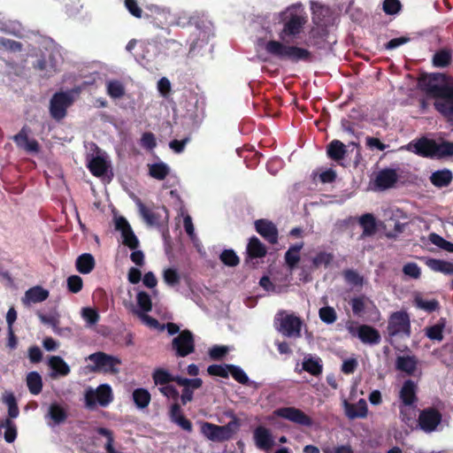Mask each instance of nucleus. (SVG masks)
<instances>
[{
	"label": "nucleus",
	"mask_w": 453,
	"mask_h": 453,
	"mask_svg": "<svg viewBox=\"0 0 453 453\" xmlns=\"http://www.w3.org/2000/svg\"><path fill=\"white\" fill-rule=\"evenodd\" d=\"M447 81L448 76L439 73H431L419 81L420 88L426 95L436 99L434 106L440 114H441V109L447 111L449 108H453V86Z\"/></svg>",
	"instance_id": "obj_1"
},
{
	"label": "nucleus",
	"mask_w": 453,
	"mask_h": 453,
	"mask_svg": "<svg viewBox=\"0 0 453 453\" xmlns=\"http://www.w3.org/2000/svg\"><path fill=\"white\" fill-rule=\"evenodd\" d=\"M280 19L283 27L279 33V38L281 42H288L290 40L297 38L302 33L307 22V16L303 4L297 3L289 5L285 11L281 12Z\"/></svg>",
	"instance_id": "obj_2"
},
{
	"label": "nucleus",
	"mask_w": 453,
	"mask_h": 453,
	"mask_svg": "<svg viewBox=\"0 0 453 453\" xmlns=\"http://www.w3.org/2000/svg\"><path fill=\"white\" fill-rule=\"evenodd\" d=\"M284 42L270 40L265 44V50L280 59L292 63L299 61L311 62L312 54L310 50L295 45H287Z\"/></svg>",
	"instance_id": "obj_3"
},
{
	"label": "nucleus",
	"mask_w": 453,
	"mask_h": 453,
	"mask_svg": "<svg viewBox=\"0 0 453 453\" xmlns=\"http://www.w3.org/2000/svg\"><path fill=\"white\" fill-rule=\"evenodd\" d=\"M232 419L225 426H218L209 422L201 423L202 434L212 441H225L230 440L241 426L239 418L233 413H227Z\"/></svg>",
	"instance_id": "obj_4"
},
{
	"label": "nucleus",
	"mask_w": 453,
	"mask_h": 453,
	"mask_svg": "<svg viewBox=\"0 0 453 453\" xmlns=\"http://www.w3.org/2000/svg\"><path fill=\"white\" fill-rule=\"evenodd\" d=\"M86 360L92 363V365L88 366L89 371L111 374L119 373V366L121 364V360L119 357L101 351L89 355Z\"/></svg>",
	"instance_id": "obj_5"
},
{
	"label": "nucleus",
	"mask_w": 453,
	"mask_h": 453,
	"mask_svg": "<svg viewBox=\"0 0 453 453\" xmlns=\"http://www.w3.org/2000/svg\"><path fill=\"white\" fill-rule=\"evenodd\" d=\"M388 334L390 337H410L411 336V318L407 311H398L390 314L388 318Z\"/></svg>",
	"instance_id": "obj_6"
},
{
	"label": "nucleus",
	"mask_w": 453,
	"mask_h": 453,
	"mask_svg": "<svg viewBox=\"0 0 453 453\" xmlns=\"http://www.w3.org/2000/svg\"><path fill=\"white\" fill-rule=\"evenodd\" d=\"M113 400L111 388L108 384H102L96 388H88L85 393V404L88 409H94L96 405L108 406Z\"/></svg>",
	"instance_id": "obj_7"
},
{
	"label": "nucleus",
	"mask_w": 453,
	"mask_h": 453,
	"mask_svg": "<svg viewBox=\"0 0 453 453\" xmlns=\"http://www.w3.org/2000/svg\"><path fill=\"white\" fill-rule=\"evenodd\" d=\"M276 322H279L278 331L283 335L294 338L301 335L303 323L298 317L280 311L277 314Z\"/></svg>",
	"instance_id": "obj_8"
},
{
	"label": "nucleus",
	"mask_w": 453,
	"mask_h": 453,
	"mask_svg": "<svg viewBox=\"0 0 453 453\" xmlns=\"http://www.w3.org/2000/svg\"><path fill=\"white\" fill-rule=\"evenodd\" d=\"M73 99L67 92H56L50 101V114L55 120L63 119L67 109L73 104Z\"/></svg>",
	"instance_id": "obj_9"
},
{
	"label": "nucleus",
	"mask_w": 453,
	"mask_h": 453,
	"mask_svg": "<svg viewBox=\"0 0 453 453\" xmlns=\"http://www.w3.org/2000/svg\"><path fill=\"white\" fill-rule=\"evenodd\" d=\"M348 332L354 337H357L363 343L377 344L380 342V334L375 328L367 325L349 323L347 325Z\"/></svg>",
	"instance_id": "obj_10"
},
{
	"label": "nucleus",
	"mask_w": 453,
	"mask_h": 453,
	"mask_svg": "<svg viewBox=\"0 0 453 453\" xmlns=\"http://www.w3.org/2000/svg\"><path fill=\"white\" fill-rule=\"evenodd\" d=\"M351 307L355 315L367 314L370 320L380 319V312L374 303L366 296H358L351 300Z\"/></svg>",
	"instance_id": "obj_11"
},
{
	"label": "nucleus",
	"mask_w": 453,
	"mask_h": 453,
	"mask_svg": "<svg viewBox=\"0 0 453 453\" xmlns=\"http://www.w3.org/2000/svg\"><path fill=\"white\" fill-rule=\"evenodd\" d=\"M273 415L303 426H311L312 425L311 418L305 414L302 410L295 407H282L276 409Z\"/></svg>",
	"instance_id": "obj_12"
},
{
	"label": "nucleus",
	"mask_w": 453,
	"mask_h": 453,
	"mask_svg": "<svg viewBox=\"0 0 453 453\" xmlns=\"http://www.w3.org/2000/svg\"><path fill=\"white\" fill-rule=\"evenodd\" d=\"M354 146L357 148V155L360 156V144L356 142H351L349 145H345L339 140H333L326 145V156L331 160L334 161L337 165H344L342 161L344 159L348 153V147Z\"/></svg>",
	"instance_id": "obj_13"
},
{
	"label": "nucleus",
	"mask_w": 453,
	"mask_h": 453,
	"mask_svg": "<svg viewBox=\"0 0 453 453\" xmlns=\"http://www.w3.org/2000/svg\"><path fill=\"white\" fill-rule=\"evenodd\" d=\"M137 206L141 216L150 226L157 225L161 221H166L168 219L167 211L165 207L150 208L144 205L141 200H138Z\"/></svg>",
	"instance_id": "obj_14"
},
{
	"label": "nucleus",
	"mask_w": 453,
	"mask_h": 453,
	"mask_svg": "<svg viewBox=\"0 0 453 453\" xmlns=\"http://www.w3.org/2000/svg\"><path fill=\"white\" fill-rule=\"evenodd\" d=\"M441 421V414L434 408L423 410L418 417V425L426 433L436 430Z\"/></svg>",
	"instance_id": "obj_15"
},
{
	"label": "nucleus",
	"mask_w": 453,
	"mask_h": 453,
	"mask_svg": "<svg viewBox=\"0 0 453 453\" xmlns=\"http://www.w3.org/2000/svg\"><path fill=\"white\" fill-rule=\"evenodd\" d=\"M173 349L179 357H186L194 351V339L189 331H183L173 340Z\"/></svg>",
	"instance_id": "obj_16"
},
{
	"label": "nucleus",
	"mask_w": 453,
	"mask_h": 453,
	"mask_svg": "<svg viewBox=\"0 0 453 453\" xmlns=\"http://www.w3.org/2000/svg\"><path fill=\"white\" fill-rule=\"evenodd\" d=\"M409 150L413 148L412 151L422 157H435V141L426 137H421L413 141L408 145Z\"/></svg>",
	"instance_id": "obj_17"
},
{
	"label": "nucleus",
	"mask_w": 453,
	"mask_h": 453,
	"mask_svg": "<svg viewBox=\"0 0 453 453\" xmlns=\"http://www.w3.org/2000/svg\"><path fill=\"white\" fill-rule=\"evenodd\" d=\"M175 382L183 387L182 394L180 395V401L183 405L191 402L193 399V391L202 387L203 381L199 378L187 379L180 376H177Z\"/></svg>",
	"instance_id": "obj_18"
},
{
	"label": "nucleus",
	"mask_w": 453,
	"mask_h": 453,
	"mask_svg": "<svg viewBox=\"0 0 453 453\" xmlns=\"http://www.w3.org/2000/svg\"><path fill=\"white\" fill-rule=\"evenodd\" d=\"M116 228L121 232L122 242L131 250H135L139 246V241L134 234L130 225L124 218L116 219Z\"/></svg>",
	"instance_id": "obj_19"
},
{
	"label": "nucleus",
	"mask_w": 453,
	"mask_h": 453,
	"mask_svg": "<svg viewBox=\"0 0 453 453\" xmlns=\"http://www.w3.org/2000/svg\"><path fill=\"white\" fill-rule=\"evenodd\" d=\"M337 179L336 170L331 167L321 166L312 171L311 180L315 185H327L335 182Z\"/></svg>",
	"instance_id": "obj_20"
},
{
	"label": "nucleus",
	"mask_w": 453,
	"mask_h": 453,
	"mask_svg": "<svg viewBox=\"0 0 453 453\" xmlns=\"http://www.w3.org/2000/svg\"><path fill=\"white\" fill-rule=\"evenodd\" d=\"M253 439L257 448L262 450H270L274 445V439L271 431L262 426L254 430Z\"/></svg>",
	"instance_id": "obj_21"
},
{
	"label": "nucleus",
	"mask_w": 453,
	"mask_h": 453,
	"mask_svg": "<svg viewBox=\"0 0 453 453\" xmlns=\"http://www.w3.org/2000/svg\"><path fill=\"white\" fill-rule=\"evenodd\" d=\"M87 167L96 177H104L111 169V164L103 156H93L88 162Z\"/></svg>",
	"instance_id": "obj_22"
},
{
	"label": "nucleus",
	"mask_w": 453,
	"mask_h": 453,
	"mask_svg": "<svg viewBox=\"0 0 453 453\" xmlns=\"http://www.w3.org/2000/svg\"><path fill=\"white\" fill-rule=\"evenodd\" d=\"M342 405L345 415L349 419L363 418L367 415V403L365 399H360L357 403H350L347 400H343Z\"/></svg>",
	"instance_id": "obj_23"
},
{
	"label": "nucleus",
	"mask_w": 453,
	"mask_h": 453,
	"mask_svg": "<svg viewBox=\"0 0 453 453\" xmlns=\"http://www.w3.org/2000/svg\"><path fill=\"white\" fill-rule=\"evenodd\" d=\"M257 232L270 243H276L278 240V230L273 223L265 219H259L255 222Z\"/></svg>",
	"instance_id": "obj_24"
},
{
	"label": "nucleus",
	"mask_w": 453,
	"mask_h": 453,
	"mask_svg": "<svg viewBox=\"0 0 453 453\" xmlns=\"http://www.w3.org/2000/svg\"><path fill=\"white\" fill-rule=\"evenodd\" d=\"M48 365L51 370L50 378L56 379L58 376H66L70 373V367L65 360L58 356H51L48 359Z\"/></svg>",
	"instance_id": "obj_25"
},
{
	"label": "nucleus",
	"mask_w": 453,
	"mask_h": 453,
	"mask_svg": "<svg viewBox=\"0 0 453 453\" xmlns=\"http://www.w3.org/2000/svg\"><path fill=\"white\" fill-rule=\"evenodd\" d=\"M49 291L40 286L27 289L22 298V303L28 306L31 303H42L49 297Z\"/></svg>",
	"instance_id": "obj_26"
},
{
	"label": "nucleus",
	"mask_w": 453,
	"mask_h": 453,
	"mask_svg": "<svg viewBox=\"0 0 453 453\" xmlns=\"http://www.w3.org/2000/svg\"><path fill=\"white\" fill-rule=\"evenodd\" d=\"M66 409L62 404L53 403L49 406V410L46 414V418L50 419V421L48 422L50 426L59 425L63 423L66 419Z\"/></svg>",
	"instance_id": "obj_27"
},
{
	"label": "nucleus",
	"mask_w": 453,
	"mask_h": 453,
	"mask_svg": "<svg viewBox=\"0 0 453 453\" xmlns=\"http://www.w3.org/2000/svg\"><path fill=\"white\" fill-rule=\"evenodd\" d=\"M302 370L313 376H319L323 370L322 361L319 357L307 354L303 357Z\"/></svg>",
	"instance_id": "obj_28"
},
{
	"label": "nucleus",
	"mask_w": 453,
	"mask_h": 453,
	"mask_svg": "<svg viewBox=\"0 0 453 453\" xmlns=\"http://www.w3.org/2000/svg\"><path fill=\"white\" fill-rule=\"evenodd\" d=\"M453 60V51L449 48L438 50L433 56L432 64L437 68H445L451 65Z\"/></svg>",
	"instance_id": "obj_29"
},
{
	"label": "nucleus",
	"mask_w": 453,
	"mask_h": 453,
	"mask_svg": "<svg viewBox=\"0 0 453 453\" xmlns=\"http://www.w3.org/2000/svg\"><path fill=\"white\" fill-rule=\"evenodd\" d=\"M413 304L416 308L426 312H433L440 309V303L436 299L427 298L419 293L414 296Z\"/></svg>",
	"instance_id": "obj_30"
},
{
	"label": "nucleus",
	"mask_w": 453,
	"mask_h": 453,
	"mask_svg": "<svg viewBox=\"0 0 453 453\" xmlns=\"http://www.w3.org/2000/svg\"><path fill=\"white\" fill-rule=\"evenodd\" d=\"M96 265L94 257L90 253H83L80 255L75 261L76 270L82 274L90 273Z\"/></svg>",
	"instance_id": "obj_31"
},
{
	"label": "nucleus",
	"mask_w": 453,
	"mask_h": 453,
	"mask_svg": "<svg viewBox=\"0 0 453 453\" xmlns=\"http://www.w3.org/2000/svg\"><path fill=\"white\" fill-rule=\"evenodd\" d=\"M416 389L417 386L413 381L408 380L403 383L400 390V399L403 404L413 405L416 402Z\"/></svg>",
	"instance_id": "obj_32"
},
{
	"label": "nucleus",
	"mask_w": 453,
	"mask_h": 453,
	"mask_svg": "<svg viewBox=\"0 0 453 453\" xmlns=\"http://www.w3.org/2000/svg\"><path fill=\"white\" fill-rule=\"evenodd\" d=\"M398 176L395 170L385 169L380 172L376 178V184L381 188H389L397 181Z\"/></svg>",
	"instance_id": "obj_33"
},
{
	"label": "nucleus",
	"mask_w": 453,
	"mask_h": 453,
	"mask_svg": "<svg viewBox=\"0 0 453 453\" xmlns=\"http://www.w3.org/2000/svg\"><path fill=\"white\" fill-rule=\"evenodd\" d=\"M417 358L414 356H399L395 361L396 369L408 374L414 372L417 367Z\"/></svg>",
	"instance_id": "obj_34"
},
{
	"label": "nucleus",
	"mask_w": 453,
	"mask_h": 453,
	"mask_svg": "<svg viewBox=\"0 0 453 453\" xmlns=\"http://www.w3.org/2000/svg\"><path fill=\"white\" fill-rule=\"evenodd\" d=\"M453 175L450 170L443 169L432 173L430 176L431 182L438 188L447 187L452 181Z\"/></svg>",
	"instance_id": "obj_35"
},
{
	"label": "nucleus",
	"mask_w": 453,
	"mask_h": 453,
	"mask_svg": "<svg viewBox=\"0 0 453 453\" xmlns=\"http://www.w3.org/2000/svg\"><path fill=\"white\" fill-rule=\"evenodd\" d=\"M247 253L250 258H260L265 256L266 249L257 237H251L247 246Z\"/></svg>",
	"instance_id": "obj_36"
},
{
	"label": "nucleus",
	"mask_w": 453,
	"mask_h": 453,
	"mask_svg": "<svg viewBox=\"0 0 453 453\" xmlns=\"http://www.w3.org/2000/svg\"><path fill=\"white\" fill-rule=\"evenodd\" d=\"M446 326V319H440L439 321L431 326L425 329V334L427 338L432 341L441 342L443 340V331Z\"/></svg>",
	"instance_id": "obj_37"
},
{
	"label": "nucleus",
	"mask_w": 453,
	"mask_h": 453,
	"mask_svg": "<svg viewBox=\"0 0 453 453\" xmlns=\"http://www.w3.org/2000/svg\"><path fill=\"white\" fill-rule=\"evenodd\" d=\"M426 265L434 272L453 274V264L450 262L430 258L426 261Z\"/></svg>",
	"instance_id": "obj_38"
},
{
	"label": "nucleus",
	"mask_w": 453,
	"mask_h": 453,
	"mask_svg": "<svg viewBox=\"0 0 453 453\" xmlns=\"http://www.w3.org/2000/svg\"><path fill=\"white\" fill-rule=\"evenodd\" d=\"M327 35L326 25H315L309 31V40L314 46L319 45Z\"/></svg>",
	"instance_id": "obj_39"
},
{
	"label": "nucleus",
	"mask_w": 453,
	"mask_h": 453,
	"mask_svg": "<svg viewBox=\"0 0 453 453\" xmlns=\"http://www.w3.org/2000/svg\"><path fill=\"white\" fill-rule=\"evenodd\" d=\"M27 386L33 395H38L42 388V380L37 372H31L27 375Z\"/></svg>",
	"instance_id": "obj_40"
},
{
	"label": "nucleus",
	"mask_w": 453,
	"mask_h": 453,
	"mask_svg": "<svg viewBox=\"0 0 453 453\" xmlns=\"http://www.w3.org/2000/svg\"><path fill=\"white\" fill-rule=\"evenodd\" d=\"M137 308H134L133 311L137 316L139 312L147 313L151 310V299L150 296L145 292H139L136 296Z\"/></svg>",
	"instance_id": "obj_41"
},
{
	"label": "nucleus",
	"mask_w": 453,
	"mask_h": 453,
	"mask_svg": "<svg viewBox=\"0 0 453 453\" xmlns=\"http://www.w3.org/2000/svg\"><path fill=\"white\" fill-rule=\"evenodd\" d=\"M303 246V242L291 246L285 254L287 265L292 270L300 260V250Z\"/></svg>",
	"instance_id": "obj_42"
},
{
	"label": "nucleus",
	"mask_w": 453,
	"mask_h": 453,
	"mask_svg": "<svg viewBox=\"0 0 453 453\" xmlns=\"http://www.w3.org/2000/svg\"><path fill=\"white\" fill-rule=\"evenodd\" d=\"M359 224L363 227V236L372 235L376 231V222L374 217L370 214H365L359 219Z\"/></svg>",
	"instance_id": "obj_43"
},
{
	"label": "nucleus",
	"mask_w": 453,
	"mask_h": 453,
	"mask_svg": "<svg viewBox=\"0 0 453 453\" xmlns=\"http://www.w3.org/2000/svg\"><path fill=\"white\" fill-rule=\"evenodd\" d=\"M81 316L86 322L87 327H92L96 326L100 319L97 311L91 307H83L81 311Z\"/></svg>",
	"instance_id": "obj_44"
},
{
	"label": "nucleus",
	"mask_w": 453,
	"mask_h": 453,
	"mask_svg": "<svg viewBox=\"0 0 453 453\" xmlns=\"http://www.w3.org/2000/svg\"><path fill=\"white\" fill-rule=\"evenodd\" d=\"M170 173L169 166L165 163H155L150 165V175L154 179L162 180Z\"/></svg>",
	"instance_id": "obj_45"
},
{
	"label": "nucleus",
	"mask_w": 453,
	"mask_h": 453,
	"mask_svg": "<svg viewBox=\"0 0 453 453\" xmlns=\"http://www.w3.org/2000/svg\"><path fill=\"white\" fill-rule=\"evenodd\" d=\"M133 400L138 408H145L150 402V394L144 388H137L133 392Z\"/></svg>",
	"instance_id": "obj_46"
},
{
	"label": "nucleus",
	"mask_w": 453,
	"mask_h": 453,
	"mask_svg": "<svg viewBox=\"0 0 453 453\" xmlns=\"http://www.w3.org/2000/svg\"><path fill=\"white\" fill-rule=\"evenodd\" d=\"M176 377L177 376L172 375L165 369H157L153 372L154 382H155L156 385H159L160 387L167 385L171 381H175Z\"/></svg>",
	"instance_id": "obj_47"
},
{
	"label": "nucleus",
	"mask_w": 453,
	"mask_h": 453,
	"mask_svg": "<svg viewBox=\"0 0 453 453\" xmlns=\"http://www.w3.org/2000/svg\"><path fill=\"white\" fill-rule=\"evenodd\" d=\"M453 156V142L443 141L441 143L435 142V157L442 158Z\"/></svg>",
	"instance_id": "obj_48"
},
{
	"label": "nucleus",
	"mask_w": 453,
	"mask_h": 453,
	"mask_svg": "<svg viewBox=\"0 0 453 453\" xmlns=\"http://www.w3.org/2000/svg\"><path fill=\"white\" fill-rule=\"evenodd\" d=\"M107 93L112 98H120L125 94V88L119 81H111L107 83Z\"/></svg>",
	"instance_id": "obj_49"
},
{
	"label": "nucleus",
	"mask_w": 453,
	"mask_h": 453,
	"mask_svg": "<svg viewBox=\"0 0 453 453\" xmlns=\"http://www.w3.org/2000/svg\"><path fill=\"white\" fill-rule=\"evenodd\" d=\"M319 319L326 324H333L337 319L336 311L333 307L325 306L319 311Z\"/></svg>",
	"instance_id": "obj_50"
},
{
	"label": "nucleus",
	"mask_w": 453,
	"mask_h": 453,
	"mask_svg": "<svg viewBox=\"0 0 453 453\" xmlns=\"http://www.w3.org/2000/svg\"><path fill=\"white\" fill-rule=\"evenodd\" d=\"M34 66L35 69L43 72V77L46 78L51 77L57 72L55 65H50L44 58L37 59Z\"/></svg>",
	"instance_id": "obj_51"
},
{
	"label": "nucleus",
	"mask_w": 453,
	"mask_h": 453,
	"mask_svg": "<svg viewBox=\"0 0 453 453\" xmlns=\"http://www.w3.org/2000/svg\"><path fill=\"white\" fill-rule=\"evenodd\" d=\"M231 365H211L208 367L207 372L210 375L227 378Z\"/></svg>",
	"instance_id": "obj_52"
},
{
	"label": "nucleus",
	"mask_w": 453,
	"mask_h": 453,
	"mask_svg": "<svg viewBox=\"0 0 453 453\" xmlns=\"http://www.w3.org/2000/svg\"><path fill=\"white\" fill-rule=\"evenodd\" d=\"M430 241L432 242V243H434L437 247H439L448 252L453 253V243L445 240L441 236H440L436 234H432L430 235Z\"/></svg>",
	"instance_id": "obj_53"
},
{
	"label": "nucleus",
	"mask_w": 453,
	"mask_h": 453,
	"mask_svg": "<svg viewBox=\"0 0 453 453\" xmlns=\"http://www.w3.org/2000/svg\"><path fill=\"white\" fill-rule=\"evenodd\" d=\"M220 260L228 266H235L239 264V257L233 250H225L220 254Z\"/></svg>",
	"instance_id": "obj_54"
},
{
	"label": "nucleus",
	"mask_w": 453,
	"mask_h": 453,
	"mask_svg": "<svg viewBox=\"0 0 453 453\" xmlns=\"http://www.w3.org/2000/svg\"><path fill=\"white\" fill-rule=\"evenodd\" d=\"M163 278L165 282L171 286H176L180 282V275L176 269L167 268L163 273Z\"/></svg>",
	"instance_id": "obj_55"
},
{
	"label": "nucleus",
	"mask_w": 453,
	"mask_h": 453,
	"mask_svg": "<svg viewBox=\"0 0 453 453\" xmlns=\"http://www.w3.org/2000/svg\"><path fill=\"white\" fill-rule=\"evenodd\" d=\"M229 374L241 384L247 385L249 383V378L245 372L239 366L231 365L229 369Z\"/></svg>",
	"instance_id": "obj_56"
},
{
	"label": "nucleus",
	"mask_w": 453,
	"mask_h": 453,
	"mask_svg": "<svg viewBox=\"0 0 453 453\" xmlns=\"http://www.w3.org/2000/svg\"><path fill=\"white\" fill-rule=\"evenodd\" d=\"M67 288L72 293H78L82 289L83 280L78 275H72L67 278Z\"/></svg>",
	"instance_id": "obj_57"
},
{
	"label": "nucleus",
	"mask_w": 453,
	"mask_h": 453,
	"mask_svg": "<svg viewBox=\"0 0 453 453\" xmlns=\"http://www.w3.org/2000/svg\"><path fill=\"white\" fill-rule=\"evenodd\" d=\"M402 4L399 0H384L383 11L386 14L394 15L399 12Z\"/></svg>",
	"instance_id": "obj_58"
},
{
	"label": "nucleus",
	"mask_w": 453,
	"mask_h": 453,
	"mask_svg": "<svg viewBox=\"0 0 453 453\" xmlns=\"http://www.w3.org/2000/svg\"><path fill=\"white\" fill-rule=\"evenodd\" d=\"M403 273L412 279H418L421 275V269L416 263H407L403 267Z\"/></svg>",
	"instance_id": "obj_59"
},
{
	"label": "nucleus",
	"mask_w": 453,
	"mask_h": 453,
	"mask_svg": "<svg viewBox=\"0 0 453 453\" xmlns=\"http://www.w3.org/2000/svg\"><path fill=\"white\" fill-rule=\"evenodd\" d=\"M181 215L183 217V226L187 234L193 242H196L197 238L195 234V228L191 217L188 213H184L183 211L181 212Z\"/></svg>",
	"instance_id": "obj_60"
},
{
	"label": "nucleus",
	"mask_w": 453,
	"mask_h": 453,
	"mask_svg": "<svg viewBox=\"0 0 453 453\" xmlns=\"http://www.w3.org/2000/svg\"><path fill=\"white\" fill-rule=\"evenodd\" d=\"M5 433L4 439L7 442H13L17 436L16 426L10 419H6L4 422Z\"/></svg>",
	"instance_id": "obj_61"
},
{
	"label": "nucleus",
	"mask_w": 453,
	"mask_h": 453,
	"mask_svg": "<svg viewBox=\"0 0 453 453\" xmlns=\"http://www.w3.org/2000/svg\"><path fill=\"white\" fill-rule=\"evenodd\" d=\"M38 317L42 323L50 325L53 328V331L56 334H62L61 329L58 327V320L57 318H55L53 316H47V315H44L42 313L38 314Z\"/></svg>",
	"instance_id": "obj_62"
},
{
	"label": "nucleus",
	"mask_w": 453,
	"mask_h": 453,
	"mask_svg": "<svg viewBox=\"0 0 453 453\" xmlns=\"http://www.w3.org/2000/svg\"><path fill=\"white\" fill-rule=\"evenodd\" d=\"M140 319L142 320V322L146 325L147 326H149L150 328H153V329H158V330H164L165 326H160L158 321L151 317H150L147 313H142V312H139V316Z\"/></svg>",
	"instance_id": "obj_63"
},
{
	"label": "nucleus",
	"mask_w": 453,
	"mask_h": 453,
	"mask_svg": "<svg viewBox=\"0 0 453 453\" xmlns=\"http://www.w3.org/2000/svg\"><path fill=\"white\" fill-rule=\"evenodd\" d=\"M125 6L134 17L142 18V10L136 0H125Z\"/></svg>",
	"instance_id": "obj_64"
}]
</instances>
